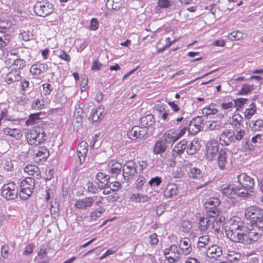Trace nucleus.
<instances>
[{"label": "nucleus", "mask_w": 263, "mask_h": 263, "mask_svg": "<svg viewBox=\"0 0 263 263\" xmlns=\"http://www.w3.org/2000/svg\"><path fill=\"white\" fill-rule=\"evenodd\" d=\"M227 237L232 241L244 245L253 244L261 237L262 231L247 229L241 221H232L226 229Z\"/></svg>", "instance_id": "f257e3e1"}, {"label": "nucleus", "mask_w": 263, "mask_h": 263, "mask_svg": "<svg viewBox=\"0 0 263 263\" xmlns=\"http://www.w3.org/2000/svg\"><path fill=\"white\" fill-rule=\"evenodd\" d=\"M245 216L251 220L253 228L261 230L263 234V210L258 206H251L245 210Z\"/></svg>", "instance_id": "f03ea898"}, {"label": "nucleus", "mask_w": 263, "mask_h": 263, "mask_svg": "<svg viewBox=\"0 0 263 263\" xmlns=\"http://www.w3.org/2000/svg\"><path fill=\"white\" fill-rule=\"evenodd\" d=\"M45 135L43 128L37 126L28 129L26 137L29 144L37 145L45 140Z\"/></svg>", "instance_id": "7ed1b4c3"}, {"label": "nucleus", "mask_w": 263, "mask_h": 263, "mask_svg": "<svg viewBox=\"0 0 263 263\" xmlns=\"http://www.w3.org/2000/svg\"><path fill=\"white\" fill-rule=\"evenodd\" d=\"M34 179L27 177L20 183V197L23 200L28 199L32 195L34 189Z\"/></svg>", "instance_id": "20e7f679"}, {"label": "nucleus", "mask_w": 263, "mask_h": 263, "mask_svg": "<svg viewBox=\"0 0 263 263\" xmlns=\"http://www.w3.org/2000/svg\"><path fill=\"white\" fill-rule=\"evenodd\" d=\"M54 10L53 5L48 2H37L34 5V11L36 15L46 17L51 14Z\"/></svg>", "instance_id": "39448f33"}, {"label": "nucleus", "mask_w": 263, "mask_h": 263, "mask_svg": "<svg viewBox=\"0 0 263 263\" xmlns=\"http://www.w3.org/2000/svg\"><path fill=\"white\" fill-rule=\"evenodd\" d=\"M18 186L14 182L4 184L1 190V195L7 200H13L18 195Z\"/></svg>", "instance_id": "423d86ee"}, {"label": "nucleus", "mask_w": 263, "mask_h": 263, "mask_svg": "<svg viewBox=\"0 0 263 263\" xmlns=\"http://www.w3.org/2000/svg\"><path fill=\"white\" fill-rule=\"evenodd\" d=\"M122 176L127 182L139 173L138 166L133 160L127 161L122 166Z\"/></svg>", "instance_id": "0eeeda50"}, {"label": "nucleus", "mask_w": 263, "mask_h": 263, "mask_svg": "<svg viewBox=\"0 0 263 263\" xmlns=\"http://www.w3.org/2000/svg\"><path fill=\"white\" fill-rule=\"evenodd\" d=\"M166 259L170 263L178 262L180 259V253L175 245H172L163 251Z\"/></svg>", "instance_id": "6e6552de"}, {"label": "nucleus", "mask_w": 263, "mask_h": 263, "mask_svg": "<svg viewBox=\"0 0 263 263\" xmlns=\"http://www.w3.org/2000/svg\"><path fill=\"white\" fill-rule=\"evenodd\" d=\"M204 120L202 116H197L194 118L190 122L187 128L190 134L195 135L200 131L201 124Z\"/></svg>", "instance_id": "1a4fd4ad"}, {"label": "nucleus", "mask_w": 263, "mask_h": 263, "mask_svg": "<svg viewBox=\"0 0 263 263\" xmlns=\"http://www.w3.org/2000/svg\"><path fill=\"white\" fill-rule=\"evenodd\" d=\"M208 123L209 124L207 126L210 130H219L226 124L224 116L222 114H218L214 120Z\"/></svg>", "instance_id": "9d476101"}, {"label": "nucleus", "mask_w": 263, "mask_h": 263, "mask_svg": "<svg viewBox=\"0 0 263 263\" xmlns=\"http://www.w3.org/2000/svg\"><path fill=\"white\" fill-rule=\"evenodd\" d=\"M234 131L231 129H226L219 136V142L222 146H229L234 143L233 136Z\"/></svg>", "instance_id": "9b49d317"}, {"label": "nucleus", "mask_w": 263, "mask_h": 263, "mask_svg": "<svg viewBox=\"0 0 263 263\" xmlns=\"http://www.w3.org/2000/svg\"><path fill=\"white\" fill-rule=\"evenodd\" d=\"M238 185L245 187L246 190H252L254 185V179L246 173H241L237 176Z\"/></svg>", "instance_id": "f8f14e48"}, {"label": "nucleus", "mask_w": 263, "mask_h": 263, "mask_svg": "<svg viewBox=\"0 0 263 263\" xmlns=\"http://www.w3.org/2000/svg\"><path fill=\"white\" fill-rule=\"evenodd\" d=\"M219 144L216 141L212 140L208 143L206 156L209 161H212L215 158L219 151Z\"/></svg>", "instance_id": "ddd939ff"}, {"label": "nucleus", "mask_w": 263, "mask_h": 263, "mask_svg": "<svg viewBox=\"0 0 263 263\" xmlns=\"http://www.w3.org/2000/svg\"><path fill=\"white\" fill-rule=\"evenodd\" d=\"M146 134V127L135 126L127 133V136L129 138L134 140L143 138Z\"/></svg>", "instance_id": "4468645a"}, {"label": "nucleus", "mask_w": 263, "mask_h": 263, "mask_svg": "<svg viewBox=\"0 0 263 263\" xmlns=\"http://www.w3.org/2000/svg\"><path fill=\"white\" fill-rule=\"evenodd\" d=\"M21 71L16 69H12L8 72L5 77V81L8 85L13 84L11 86L14 87L15 83L21 80Z\"/></svg>", "instance_id": "2eb2a0df"}, {"label": "nucleus", "mask_w": 263, "mask_h": 263, "mask_svg": "<svg viewBox=\"0 0 263 263\" xmlns=\"http://www.w3.org/2000/svg\"><path fill=\"white\" fill-rule=\"evenodd\" d=\"M49 156V152L45 146L40 147L33 151V158L36 162L45 161Z\"/></svg>", "instance_id": "dca6fc26"}, {"label": "nucleus", "mask_w": 263, "mask_h": 263, "mask_svg": "<svg viewBox=\"0 0 263 263\" xmlns=\"http://www.w3.org/2000/svg\"><path fill=\"white\" fill-rule=\"evenodd\" d=\"M222 254L221 249L217 245H212L209 247L206 251L207 256L211 259L214 260H220L219 258L221 257Z\"/></svg>", "instance_id": "f3484780"}, {"label": "nucleus", "mask_w": 263, "mask_h": 263, "mask_svg": "<svg viewBox=\"0 0 263 263\" xmlns=\"http://www.w3.org/2000/svg\"><path fill=\"white\" fill-rule=\"evenodd\" d=\"M178 245L181 253L184 255H188L191 253L192 248L190 239L188 238L181 239L179 241Z\"/></svg>", "instance_id": "a211bd4d"}, {"label": "nucleus", "mask_w": 263, "mask_h": 263, "mask_svg": "<svg viewBox=\"0 0 263 263\" xmlns=\"http://www.w3.org/2000/svg\"><path fill=\"white\" fill-rule=\"evenodd\" d=\"M48 67L46 63H37L31 66L30 71L33 75L39 76L41 73L46 72Z\"/></svg>", "instance_id": "6ab92c4d"}, {"label": "nucleus", "mask_w": 263, "mask_h": 263, "mask_svg": "<svg viewBox=\"0 0 263 263\" xmlns=\"http://www.w3.org/2000/svg\"><path fill=\"white\" fill-rule=\"evenodd\" d=\"M88 108L92 112V114H91L89 117V119L90 120V119H91L93 122H97L99 120L100 117L102 116L104 110V107L102 106H100L97 108L95 111H93L94 109V105L93 103H90V104L88 105Z\"/></svg>", "instance_id": "aec40b11"}, {"label": "nucleus", "mask_w": 263, "mask_h": 263, "mask_svg": "<svg viewBox=\"0 0 263 263\" xmlns=\"http://www.w3.org/2000/svg\"><path fill=\"white\" fill-rule=\"evenodd\" d=\"M93 202L94 199L93 197H89L76 201L74 205L77 209L80 210H85L87 209L88 207L91 206Z\"/></svg>", "instance_id": "412c9836"}, {"label": "nucleus", "mask_w": 263, "mask_h": 263, "mask_svg": "<svg viewBox=\"0 0 263 263\" xmlns=\"http://www.w3.org/2000/svg\"><path fill=\"white\" fill-rule=\"evenodd\" d=\"M24 170L28 175L32 176L34 178L39 179L41 177V172L36 165L28 164L25 166Z\"/></svg>", "instance_id": "4be33fe9"}, {"label": "nucleus", "mask_w": 263, "mask_h": 263, "mask_svg": "<svg viewBox=\"0 0 263 263\" xmlns=\"http://www.w3.org/2000/svg\"><path fill=\"white\" fill-rule=\"evenodd\" d=\"M88 144L84 141L81 142L77 147V157L79 159L80 163L81 164L85 158L88 152Z\"/></svg>", "instance_id": "5701e85b"}, {"label": "nucleus", "mask_w": 263, "mask_h": 263, "mask_svg": "<svg viewBox=\"0 0 263 263\" xmlns=\"http://www.w3.org/2000/svg\"><path fill=\"white\" fill-rule=\"evenodd\" d=\"M109 176L105 175L104 173L100 172L96 175V179L99 181L98 187L100 189L106 188L109 186Z\"/></svg>", "instance_id": "b1692460"}, {"label": "nucleus", "mask_w": 263, "mask_h": 263, "mask_svg": "<svg viewBox=\"0 0 263 263\" xmlns=\"http://www.w3.org/2000/svg\"><path fill=\"white\" fill-rule=\"evenodd\" d=\"M218 165L221 170H224L227 163V149L223 148L220 149L217 158Z\"/></svg>", "instance_id": "393cba45"}, {"label": "nucleus", "mask_w": 263, "mask_h": 263, "mask_svg": "<svg viewBox=\"0 0 263 263\" xmlns=\"http://www.w3.org/2000/svg\"><path fill=\"white\" fill-rule=\"evenodd\" d=\"M108 167H109V172L111 174V176L116 177L121 173L122 165L121 163L117 161H112L109 163Z\"/></svg>", "instance_id": "a878e982"}, {"label": "nucleus", "mask_w": 263, "mask_h": 263, "mask_svg": "<svg viewBox=\"0 0 263 263\" xmlns=\"http://www.w3.org/2000/svg\"><path fill=\"white\" fill-rule=\"evenodd\" d=\"M200 148V144L198 139H194L189 145H186V153L188 155H192Z\"/></svg>", "instance_id": "bb28decb"}, {"label": "nucleus", "mask_w": 263, "mask_h": 263, "mask_svg": "<svg viewBox=\"0 0 263 263\" xmlns=\"http://www.w3.org/2000/svg\"><path fill=\"white\" fill-rule=\"evenodd\" d=\"M167 146L168 145L162 139H158L155 143L153 152L155 154H161L166 151Z\"/></svg>", "instance_id": "cd10ccee"}, {"label": "nucleus", "mask_w": 263, "mask_h": 263, "mask_svg": "<svg viewBox=\"0 0 263 263\" xmlns=\"http://www.w3.org/2000/svg\"><path fill=\"white\" fill-rule=\"evenodd\" d=\"M178 194L177 186L176 184H169L164 192V196L166 198H172Z\"/></svg>", "instance_id": "c85d7f7f"}, {"label": "nucleus", "mask_w": 263, "mask_h": 263, "mask_svg": "<svg viewBox=\"0 0 263 263\" xmlns=\"http://www.w3.org/2000/svg\"><path fill=\"white\" fill-rule=\"evenodd\" d=\"M163 138L162 139L167 145L172 143H174L176 141L178 138L176 133L170 130L165 133L163 136Z\"/></svg>", "instance_id": "c756f323"}, {"label": "nucleus", "mask_w": 263, "mask_h": 263, "mask_svg": "<svg viewBox=\"0 0 263 263\" xmlns=\"http://www.w3.org/2000/svg\"><path fill=\"white\" fill-rule=\"evenodd\" d=\"M218 112L217 105L211 103L209 105L205 106L202 110V113L203 116L208 117L210 115H215Z\"/></svg>", "instance_id": "7c9ffc66"}, {"label": "nucleus", "mask_w": 263, "mask_h": 263, "mask_svg": "<svg viewBox=\"0 0 263 263\" xmlns=\"http://www.w3.org/2000/svg\"><path fill=\"white\" fill-rule=\"evenodd\" d=\"M204 174L198 168L194 167L190 169L189 172V177L196 180H200L203 177Z\"/></svg>", "instance_id": "2f4dec72"}, {"label": "nucleus", "mask_w": 263, "mask_h": 263, "mask_svg": "<svg viewBox=\"0 0 263 263\" xmlns=\"http://www.w3.org/2000/svg\"><path fill=\"white\" fill-rule=\"evenodd\" d=\"M212 221L205 217L200 218L198 228L200 231H206L211 226Z\"/></svg>", "instance_id": "473e14b6"}, {"label": "nucleus", "mask_w": 263, "mask_h": 263, "mask_svg": "<svg viewBox=\"0 0 263 263\" xmlns=\"http://www.w3.org/2000/svg\"><path fill=\"white\" fill-rule=\"evenodd\" d=\"M17 55L15 50H12L9 53H8L5 56V62L6 65L10 67L13 66V63L15 62Z\"/></svg>", "instance_id": "72a5a7b5"}, {"label": "nucleus", "mask_w": 263, "mask_h": 263, "mask_svg": "<svg viewBox=\"0 0 263 263\" xmlns=\"http://www.w3.org/2000/svg\"><path fill=\"white\" fill-rule=\"evenodd\" d=\"M4 133L5 135L14 137L16 139H19L22 136L20 130L17 128H6L4 129Z\"/></svg>", "instance_id": "f704fd0d"}, {"label": "nucleus", "mask_w": 263, "mask_h": 263, "mask_svg": "<svg viewBox=\"0 0 263 263\" xmlns=\"http://www.w3.org/2000/svg\"><path fill=\"white\" fill-rule=\"evenodd\" d=\"M187 141L183 140L175 146L173 149V152H175L178 155L182 154L184 150L186 149Z\"/></svg>", "instance_id": "c9c22d12"}, {"label": "nucleus", "mask_w": 263, "mask_h": 263, "mask_svg": "<svg viewBox=\"0 0 263 263\" xmlns=\"http://www.w3.org/2000/svg\"><path fill=\"white\" fill-rule=\"evenodd\" d=\"M235 188L231 185H223L221 187V192L223 195L227 196L229 198H235L233 197L235 195Z\"/></svg>", "instance_id": "e433bc0d"}, {"label": "nucleus", "mask_w": 263, "mask_h": 263, "mask_svg": "<svg viewBox=\"0 0 263 263\" xmlns=\"http://www.w3.org/2000/svg\"><path fill=\"white\" fill-rule=\"evenodd\" d=\"M122 5V0H107L106 7L108 9L117 10Z\"/></svg>", "instance_id": "4c0bfd02"}, {"label": "nucleus", "mask_w": 263, "mask_h": 263, "mask_svg": "<svg viewBox=\"0 0 263 263\" xmlns=\"http://www.w3.org/2000/svg\"><path fill=\"white\" fill-rule=\"evenodd\" d=\"M249 192H252L251 190H246L245 187L240 186V185H237L235 187V195L242 197H248L250 195Z\"/></svg>", "instance_id": "58836bf2"}, {"label": "nucleus", "mask_w": 263, "mask_h": 263, "mask_svg": "<svg viewBox=\"0 0 263 263\" xmlns=\"http://www.w3.org/2000/svg\"><path fill=\"white\" fill-rule=\"evenodd\" d=\"M225 218L223 216L216 217L212 221L211 228L215 231L218 232L220 228L221 223L224 221Z\"/></svg>", "instance_id": "ea45409f"}, {"label": "nucleus", "mask_w": 263, "mask_h": 263, "mask_svg": "<svg viewBox=\"0 0 263 263\" xmlns=\"http://www.w3.org/2000/svg\"><path fill=\"white\" fill-rule=\"evenodd\" d=\"M154 117L153 115L148 114L143 116L141 119V122L143 125L151 126L154 122Z\"/></svg>", "instance_id": "a19ab883"}, {"label": "nucleus", "mask_w": 263, "mask_h": 263, "mask_svg": "<svg viewBox=\"0 0 263 263\" xmlns=\"http://www.w3.org/2000/svg\"><path fill=\"white\" fill-rule=\"evenodd\" d=\"M256 111V106L254 103H252L249 108H247L245 112V117L247 119H250Z\"/></svg>", "instance_id": "79ce46f5"}, {"label": "nucleus", "mask_w": 263, "mask_h": 263, "mask_svg": "<svg viewBox=\"0 0 263 263\" xmlns=\"http://www.w3.org/2000/svg\"><path fill=\"white\" fill-rule=\"evenodd\" d=\"M249 125L253 130L258 131L263 128V121L259 119L255 121H252Z\"/></svg>", "instance_id": "37998d69"}, {"label": "nucleus", "mask_w": 263, "mask_h": 263, "mask_svg": "<svg viewBox=\"0 0 263 263\" xmlns=\"http://www.w3.org/2000/svg\"><path fill=\"white\" fill-rule=\"evenodd\" d=\"M210 237L208 235H204L199 237L197 247L199 249L205 247L210 241Z\"/></svg>", "instance_id": "c03bdc74"}, {"label": "nucleus", "mask_w": 263, "mask_h": 263, "mask_svg": "<svg viewBox=\"0 0 263 263\" xmlns=\"http://www.w3.org/2000/svg\"><path fill=\"white\" fill-rule=\"evenodd\" d=\"M229 40L231 41H237L243 38V33L239 31H233L228 35Z\"/></svg>", "instance_id": "a18cd8bd"}, {"label": "nucleus", "mask_w": 263, "mask_h": 263, "mask_svg": "<svg viewBox=\"0 0 263 263\" xmlns=\"http://www.w3.org/2000/svg\"><path fill=\"white\" fill-rule=\"evenodd\" d=\"M26 61L25 60L21 59L20 56L17 55L15 62L13 63V66H15V69L20 70L22 69L26 66Z\"/></svg>", "instance_id": "49530a36"}, {"label": "nucleus", "mask_w": 263, "mask_h": 263, "mask_svg": "<svg viewBox=\"0 0 263 263\" xmlns=\"http://www.w3.org/2000/svg\"><path fill=\"white\" fill-rule=\"evenodd\" d=\"M166 155H167L168 164L172 167L175 166L176 164V158L179 155L172 150L171 154H166Z\"/></svg>", "instance_id": "de8ad7c7"}, {"label": "nucleus", "mask_w": 263, "mask_h": 263, "mask_svg": "<svg viewBox=\"0 0 263 263\" xmlns=\"http://www.w3.org/2000/svg\"><path fill=\"white\" fill-rule=\"evenodd\" d=\"M158 7L160 8H168L174 5L172 0H158L157 2Z\"/></svg>", "instance_id": "09e8293b"}, {"label": "nucleus", "mask_w": 263, "mask_h": 263, "mask_svg": "<svg viewBox=\"0 0 263 263\" xmlns=\"http://www.w3.org/2000/svg\"><path fill=\"white\" fill-rule=\"evenodd\" d=\"M10 36L3 32L0 33V47L6 46L9 42Z\"/></svg>", "instance_id": "8fccbe9b"}, {"label": "nucleus", "mask_w": 263, "mask_h": 263, "mask_svg": "<svg viewBox=\"0 0 263 263\" xmlns=\"http://www.w3.org/2000/svg\"><path fill=\"white\" fill-rule=\"evenodd\" d=\"M244 135L245 130L242 129H239V130L234 131V135L233 136L234 142H235L236 141H240L243 139Z\"/></svg>", "instance_id": "3c124183"}, {"label": "nucleus", "mask_w": 263, "mask_h": 263, "mask_svg": "<svg viewBox=\"0 0 263 263\" xmlns=\"http://www.w3.org/2000/svg\"><path fill=\"white\" fill-rule=\"evenodd\" d=\"M40 119L39 114H33L30 115L29 118L26 121L27 125H32L34 124L36 121Z\"/></svg>", "instance_id": "603ef678"}, {"label": "nucleus", "mask_w": 263, "mask_h": 263, "mask_svg": "<svg viewBox=\"0 0 263 263\" xmlns=\"http://www.w3.org/2000/svg\"><path fill=\"white\" fill-rule=\"evenodd\" d=\"M206 215L211 218H215L216 217H219V214L220 211L218 210V208L215 209L214 208L212 210H209V211H206Z\"/></svg>", "instance_id": "864d4df0"}, {"label": "nucleus", "mask_w": 263, "mask_h": 263, "mask_svg": "<svg viewBox=\"0 0 263 263\" xmlns=\"http://www.w3.org/2000/svg\"><path fill=\"white\" fill-rule=\"evenodd\" d=\"M20 37L24 41H29L33 39V34L29 31H23L20 34Z\"/></svg>", "instance_id": "5fc2aeb1"}, {"label": "nucleus", "mask_w": 263, "mask_h": 263, "mask_svg": "<svg viewBox=\"0 0 263 263\" xmlns=\"http://www.w3.org/2000/svg\"><path fill=\"white\" fill-rule=\"evenodd\" d=\"M104 210L101 209L100 210L92 211L90 214V218L92 220H96L97 218L101 217Z\"/></svg>", "instance_id": "6e6d98bb"}, {"label": "nucleus", "mask_w": 263, "mask_h": 263, "mask_svg": "<svg viewBox=\"0 0 263 263\" xmlns=\"http://www.w3.org/2000/svg\"><path fill=\"white\" fill-rule=\"evenodd\" d=\"M220 204V200L217 198H210L204 204V206H218Z\"/></svg>", "instance_id": "4d7b16f0"}, {"label": "nucleus", "mask_w": 263, "mask_h": 263, "mask_svg": "<svg viewBox=\"0 0 263 263\" xmlns=\"http://www.w3.org/2000/svg\"><path fill=\"white\" fill-rule=\"evenodd\" d=\"M253 89V86L249 84H245L242 86V87L239 91V94L240 95H246L248 93Z\"/></svg>", "instance_id": "13d9d810"}, {"label": "nucleus", "mask_w": 263, "mask_h": 263, "mask_svg": "<svg viewBox=\"0 0 263 263\" xmlns=\"http://www.w3.org/2000/svg\"><path fill=\"white\" fill-rule=\"evenodd\" d=\"M161 179L159 177L152 178L149 181L148 184L152 186H158L161 183Z\"/></svg>", "instance_id": "bf43d9fd"}, {"label": "nucleus", "mask_w": 263, "mask_h": 263, "mask_svg": "<svg viewBox=\"0 0 263 263\" xmlns=\"http://www.w3.org/2000/svg\"><path fill=\"white\" fill-rule=\"evenodd\" d=\"M232 121L233 124L235 125L237 124L240 125L243 121V118L239 114H235L232 116Z\"/></svg>", "instance_id": "052dcab7"}, {"label": "nucleus", "mask_w": 263, "mask_h": 263, "mask_svg": "<svg viewBox=\"0 0 263 263\" xmlns=\"http://www.w3.org/2000/svg\"><path fill=\"white\" fill-rule=\"evenodd\" d=\"M42 101L39 99H35L32 103V107L37 109H41L43 108L44 104H42Z\"/></svg>", "instance_id": "680f3d73"}, {"label": "nucleus", "mask_w": 263, "mask_h": 263, "mask_svg": "<svg viewBox=\"0 0 263 263\" xmlns=\"http://www.w3.org/2000/svg\"><path fill=\"white\" fill-rule=\"evenodd\" d=\"M79 42L80 43L78 44L77 48L78 52H82L88 46V43L80 39L78 40V42Z\"/></svg>", "instance_id": "e2e57ef3"}, {"label": "nucleus", "mask_w": 263, "mask_h": 263, "mask_svg": "<svg viewBox=\"0 0 263 263\" xmlns=\"http://www.w3.org/2000/svg\"><path fill=\"white\" fill-rule=\"evenodd\" d=\"M3 167L7 171H12L13 170L14 165L13 161L11 160H7L5 162Z\"/></svg>", "instance_id": "0e129e2a"}, {"label": "nucleus", "mask_w": 263, "mask_h": 263, "mask_svg": "<svg viewBox=\"0 0 263 263\" xmlns=\"http://www.w3.org/2000/svg\"><path fill=\"white\" fill-rule=\"evenodd\" d=\"M205 9L209 10L210 13L213 15L214 17H216V14L218 10V7L216 4H213L210 6L209 7H206Z\"/></svg>", "instance_id": "69168bd1"}, {"label": "nucleus", "mask_w": 263, "mask_h": 263, "mask_svg": "<svg viewBox=\"0 0 263 263\" xmlns=\"http://www.w3.org/2000/svg\"><path fill=\"white\" fill-rule=\"evenodd\" d=\"M102 67V64L98 61H93L92 63L91 69L93 71L100 70Z\"/></svg>", "instance_id": "338daca9"}, {"label": "nucleus", "mask_w": 263, "mask_h": 263, "mask_svg": "<svg viewBox=\"0 0 263 263\" xmlns=\"http://www.w3.org/2000/svg\"><path fill=\"white\" fill-rule=\"evenodd\" d=\"M110 188L112 190V192H116L119 190L121 187V183L118 181H114L109 184Z\"/></svg>", "instance_id": "774afa93"}]
</instances>
